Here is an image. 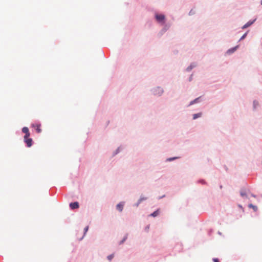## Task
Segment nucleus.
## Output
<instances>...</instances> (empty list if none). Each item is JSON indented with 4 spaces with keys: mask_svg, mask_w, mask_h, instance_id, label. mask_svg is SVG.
Returning <instances> with one entry per match:
<instances>
[{
    "mask_svg": "<svg viewBox=\"0 0 262 262\" xmlns=\"http://www.w3.org/2000/svg\"><path fill=\"white\" fill-rule=\"evenodd\" d=\"M155 18L157 22L160 25L165 24L166 20V16L163 13L156 12L155 13Z\"/></svg>",
    "mask_w": 262,
    "mask_h": 262,
    "instance_id": "obj_1",
    "label": "nucleus"
},
{
    "mask_svg": "<svg viewBox=\"0 0 262 262\" xmlns=\"http://www.w3.org/2000/svg\"><path fill=\"white\" fill-rule=\"evenodd\" d=\"M150 92L152 95L160 97L163 93L164 90L161 86H156L150 90Z\"/></svg>",
    "mask_w": 262,
    "mask_h": 262,
    "instance_id": "obj_2",
    "label": "nucleus"
},
{
    "mask_svg": "<svg viewBox=\"0 0 262 262\" xmlns=\"http://www.w3.org/2000/svg\"><path fill=\"white\" fill-rule=\"evenodd\" d=\"M203 100V96H201L194 99V100L191 101L190 102L189 104L187 105V107H189L190 106H191L194 104L201 102Z\"/></svg>",
    "mask_w": 262,
    "mask_h": 262,
    "instance_id": "obj_3",
    "label": "nucleus"
},
{
    "mask_svg": "<svg viewBox=\"0 0 262 262\" xmlns=\"http://www.w3.org/2000/svg\"><path fill=\"white\" fill-rule=\"evenodd\" d=\"M256 20V18L251 19L249 21H248L247 23H246L244 26L242 27V29H245L250 26H251L253 24L255 23V21Z\"/></svg>",
    "mask_w": 262,
    "mask_h": 262,
    "instance_id": "obj_4",
    "label": "nucleus"
},
{
    "mask_svg": "<svg viewBox=\"0 0 262 262\" xmlns=\"http://www.w3.org/2000/svg\"><path fill=\"white\" fill-rule=\"evenodd\" d=\"M238 47H239V46L237 45L234 47L231 48L230 49H228L226 51V54L227 55H231V54H233L237 50V49L238 48Z\"/></svg>",
    "mask_w": 262,
    "mask_h": 262,
    "instance_id": "obj_5",
    "label": "nucleus"
},
{
    "mask_svg": "<svg viewBox=\"0 0 262 262\" xmlns=\"http://www.w3.org/2000/svg\"><path fill=\"white\" fill-rule=\"evenodd\" d=\"M24 141L27 144V146L30 147L32 145V139L31 138H29V137L26 138L24 137Z\"/></svg>",
    "mask_w": 262,
    "mask_h": 262,
    "instance_id": "obj_6",
    "label": "nucleus"
},
{
    "mask_svg": "<svg viewBox=\"0 0 262 262\" xmlns=\"http://www.w3.org/2000/svg\"><path fill=\"white\" fill-rule=\"evenodd\" d=\"M171 25H172V23L171 22L168 21V22L166 23L165 21V24H164V25H162V26H163L162 28L166 32L171 27Z\"/></svg>",
    "mask_w": 262,
    "mask_h": 262,
    "instance_id": "obj_7",
    "label": "nucleus"
},
{
    "mask_svg": "<svg viewBox=\"0 0 262 262\" xmlns=\"http://www.w3.org/2000/svg\"><path fill=\"white\" fill-rule=\"evenodd\" d=\"M240 195L243 198H247V194L246 192V189L245 188H242L240 190Z\"/></svg>",
    "mask_w": 262,
    "mask_h": 262,
    "instance_id": "obj_8",
    "label": "nucleus"
},
{
    "mask_svg": "<svg viewBox=\"0 0 262 262\" xmlns=\"http://www.w3.org/2000/svg\"><path fill=\"white\" fill-rule=\"evenodd\" d=\"M22 132L25 134V136L24 137H26V138L30 137V134L27 127H24L22 129Z\"/></svg>",
    "mask_w": 262,
    "mask_h": 262,
    "instance_id": "obj_9",
    "label": "nucleus"
},
{
    "mask_svg": "<svg viewBox=\"0 0 262 262\" xmlns=\"http://www.w3.org/2000/svg\"><path fill=\"white\" fill-rule=\"evenodd\" d=\"M70 207L72 209L78 208L79 207V203L77 202L71 203L70 204Z\"/></svg>",
    "mask_w": 262,
    "mask_h": 262,
    "instance_id": "obj_10",
    "label": "nucleus"
},
{
    "mask_svg": "<svg viewBox=\"0 0 262 262\" xmlns=\"http://www.w3.org/2000/svg\"><path fill=\"white\" fill-rule=\"evenodd\" d=\"M32 126L35 129L37 133H40L41 132V129L40 128V127H41L40 124H33Z\"/></svg>",
    "mask_w": 262,
    "mask_h": 262,
    "instance_id": "obj_11",
    "label": "nucleus"
},
{
    "mask_svg": "<svg viewBox=\"0 0 262 262\" xmlns=\"http://www.w3.org/2000/svg\"><path fill=\"white\" fill-rule=\"evenodd\" d=\"M196 66V63L195 62H192L191 64L186 68V71L187 72L191 71L192 69L195 68Z\"/></svg>",
    "mask_w": 262,
    "mask_h": 262,
    "instance_id": "obj_12",
    "label": "nucleus"
},
{
    "mask_svg": "<svg viewBox=\"0 0 262 262\" xmlns=\"http://www.w3.org/2000/svg\"><path fill=\"white\" fill-rule=\"evenodd\" d=\"M259 106V102L256 100H254L253 101V111H255L256 110V108L258 106Z\"/></svg>",
    "mask_w": 262,
    "mask_h": 262,
    "instance_id": "obj_13",
    "label": "nucleus"
},
{
    "mask_svg": "<svg viewBox=\"0 0 262 262\" xmlns=\"http://www.w3.org/2000/svg\"><path fill=\"white\" fill-rule=\"evenodd\" d=\"M159 213H160V209L158 208L156 210H155L154 212H153L152 213H151L149 215H148V216H151V217H155L159 215Z\"/></svg>",
    "mask_w": 262,
    "mask_h": 262,
    "instance_id": "obj_14",
    "label": "nucleus"
},
{
    "mask_svg": "<svg viewBox=\"0 0 262 262\" xmlns=\"http://www.w3.org/2000/svg\"><path fill=\"white\" fill-rule=\"evenodd\" d=\"M123 206H124V202H120L118 204H117L116 207H117V209L119 211L121 212L122 211V210L123 209Z\"/></svg>",
    "mask_w": 262,
    "mask_h": 262,
    "instance_id": "obj_15",
    "label": "nucleus"
},
{
    "mask_svg": "<svg viewBox=\"0 0 262 262\" xmlns=\"http://www.w3.org/2000/svg\"><path fill=\"white\" fill-rule=\"evenodd\" d=\"M203 114L202 112H200L196 114H194L192 115V119L193 120H195L199 118H200L202 117Z\"/></svg>",
    "mask_w": 262,
    "mask_h": 262,
    "instance_id": "obj_16",
    "label": "nucleus"
},
{
    "mask_svg": "<svg viewBox=\"0 0 262 262\" xmlns=\"http://www.w3.org/2000/svg\"><path fill=\"white\" fill-rule=\"evenodd\" d=\"M248 207L249 208L253 209V211L254 212H256L258 210V208L256 206L253 205L252 204H248Z\"/></svg>",
    "mask_w": 262,
    "mask_h": 262,
    "instance_id": "obj_17",
    "label": "nucleus"
},
{
    "mask_svg": "<svg viewBox=\"0 0 262 262\" xmlns=\"http://www.w3.org/2000/svg\"><path fill=\"white\" fill-rule=\"evenodd\" d=\"M179 158H180L179 157H170L166 159V162H171Z\"/></svg>",
    "mask_w": 262,
    "mask_h": 262,
    "instance_id": "obj_18",
    "label": "nucleus"
},
{
    "mask_svg": "<svg viewBox=\"0 0 262 262\" xmlns=\"http://www.w3.org/2000/svg\"><path fill=\"white\" fill-rule=\"evenodd\" d=\"M165 32L166 31L162 28L157 34L158 37H161Z\"/></svg>",
    "mask_w": 262,
    "mask_h": 262,
    "instance_id": "obj_19",
    "label": "nucleus"
},
{
    "mask_svg": "<svg viewBox=\"0 0 262 262\" xmlns=\"http://www.w3.org/2000/svg\"><path fill=\"white\" fill-rule=\"evenodd\" d=\"M249 32V31H247V32H246L240 38V39H239L238 41H240L241 40H244L247 36L248 35V33Z\"/></svg>",
    "mask_w": 262,
    "mask_h": 262,
    "instance_id": "obj_20",
    "label": "nucleus"
},
{
    "mask_svg": "<svg viewBox=\"0 0 262 262\" xmlns=\"http://www.w3.org/2000/svg\"><path fill=\"white\" fill-rule=\"evenodd\" d=\"M198 182V183H201V184H203V185H207V182H206L205 181V180H204V179H200V180H199L198 181V182Z\"/></svg>",
    "mask_w": 262,
    "mask_h": 262,
    "instance_id": "obj_21",
    "label": "nucleus"
},
{
    "mask_svg": "<svg viewBox=\"0 0 262 262\" xmlns=\"http://www.w3.org/2000/svg\"><path fill=\"white\" fill-rule=\"evenodd\" d=\"M114 255L113 254H111L110 255H108L107 256V259L109 260H111L114 257Z\"/></svg>",
    "mask_w": 262,
    "mask_h": 262,
    "instance_id": "obj_22",
    "label": "nucleus"
},
{
    "mask_svg": "<svg viewBox=\"0 0 262 262\" xmlns=\"http://www.w3.org/2000/svg\"><path fill=\"white\" fill-rule=\"evenodd\" d=\"M195 14V12L193 11L192 9H191L189 12V15H194Z\"/></svg>",
    "mask_w": 262,
    "mask_h": 262,
    "instance_id": "obj_23",
    "label": "nucleus"
},
{
    "mask_svg": "<svg viewBox=\"0 0 262 262\" xmlns=\"http://www.w3.org/2000/svg\"><path fill=\"white\" fill-rule=\"evenodd\" d=\"M212 260L213 262H220L219 259L217 258H213L212 259Z\"/></svg>",
    "mask_w": 262,
    "mask_h": 262,
    "instance_id": "obj_24",
    "label": "nucleus"
},
{
    "mask_svg": "<svg viewBox=\"0 0 262 262\" xmlns=\"http://www.w3.org/2000/svg\"><path fill=\"white\" fill-rule=\"evenodd\" d=\"M192 77H193V75H192V74H191V75L190 76V77H189V78H188V81H192Z\"/></svg>",
    "mask_w": 262,
    "mask_h": 262,
    "instance_id": "obj_25",
    "label": "nucleus"
},
{
    "mask_svg": "<svg viewBox=\"0 0 262 262\" xmlns=\"http://www.w3.org/2000/svg\"><path fill=\"white\" fill-rule=\"evenodd\" d=\"M88 229H89V227H88V226L84 228L85 233L86 232H87V231L88 230Z\"/></svg>",
    "mask_w": 262,
    "mask_h": 262,
    "instance_id": "obj_26",
    "label": "nucleus"
},
{
    "mask_svg": "<svg viewBox=\"0 0 262 262\" xmlns=\"http://www.w3.org/2000/svg\"><path fill=\"white\" fill-rule=\"evenodd\" d=\"M251 196H252L253 198H256V195L255 194H254L253 193H251Z\"/></svg>",
    "mask_w": 262,
    "mask_h": 262,
    "instance_id": "obj_27",
    "label": "nucleus"
},
{
    "mask_svg": "<svg viewBox=\"0 0 262 262\" xmlns=\"http://www.w3.org/2000/svg\"><path fill=\"white\" fill-rule=\"evenodd\" d=\"M165 195H162V196H160V197H159V199H162V198H164V197H165Z\"/></svg>",
    "mask_w": 262,
    "mask_h": 262,
    "instance_id": "obj_28",
    "label": "nucleus"
},
{
    "mask_svg": "<svg viewBox=\"0 0 262 262\" xmlns=\"http://www.w3.org/2000/svg\"><path fill=\"white\" fill-rule=\"evenodd\" d=\"M238 207L241 208H242L243 209V207L241 205H238Z\"/></svg>",
    "mask_w": 262,
    "mask_h": 262,
    "instance_id": "obj_29",
    "label": "nucleus"
},
{
    "mask_svg": "<svg viewBox=\"0 0 262 262\" xmlns=\"http://www.w3.org/2000/svg\"><path fill=\"white\" fill-rule=\"evenodd\" d=\"M225 168L226 170L227 171L228 168L226 166H225Z\"/></svg>",
    "mask_w": 262,
    "mask_h": 262,
    "instance_id": "obj_30",
    "label": "nucleus"
},
{
    "mask_svg": "<svg viewBox=\"0 0 262 262\" xmlns=\"http://www.w3.org/2000/svg\"><path fill=\"white\" fill-rule=\"evenodd\" d=\"M218 234L220 235H222V233L220 231H218Z\"/></svg>",
    "mask_w": 262,
    "mask_h": 262,
    "instance_id": "obj_31",
    "label": "nucleus"
},
{
    "mask_svg": "<svg viewBox=\"0 0 262 262\" xmlns=\"http://www.w3.org/2000/svg\"><path fill=\"white\" fill-rule=\"evenodd\" d=\"M222 187H223L222 185H221L220 186V188L221 189H222Z\"/></svg>",
    "mask_w": 262,
    "mask_h": 262,
    "instance_id": "obj_32",
    "label": "nucleus"
},
{
    "mask_svg": "<svg viewBox=\"0 0 262 262\" xmlns=\"http://www.w3.org/2000/svg\"><path fill=\"white\" fill-rule=\"evenodd\" d=\"M260 5H262V0H261V1H260Z\"/></svg>",
    "mask_w": 262,
    "mask_h": 262,
    "instance_id": "obj_33",
    "label": "nucleus"
}]
</instances>
